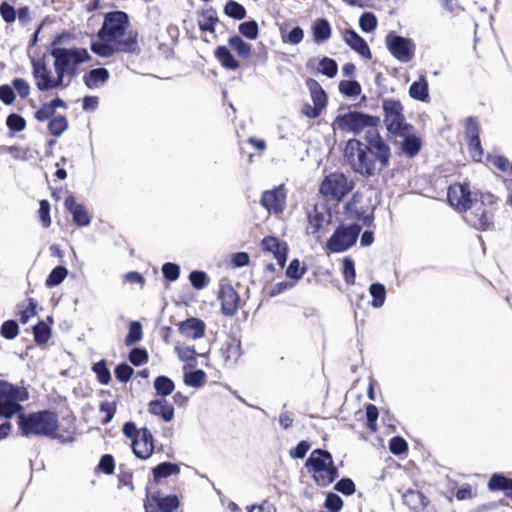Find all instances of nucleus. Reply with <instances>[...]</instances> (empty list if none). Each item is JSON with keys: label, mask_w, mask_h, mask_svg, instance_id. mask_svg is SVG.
Returning a JSON list of instances; mask_svg holds the SVG:
<instances>
[{"label": "nucleus", "mask_w": 512, "mask_h": 512, "mask_svg": "<svg viewBox=\"0 0 512 512\" xmlns=\"http://www.w3.org/2000/svg\"><path fill=\"white\" fill-rule=\"evenodd\" d=\"M149 413L161 417L165 422L174 418V408L164 399H156L148 405Z\"/></svg>", "instance_id": "23"}, {"label": "nucleus", "mask_w": 512, "mask_h": 512, "mask_svg": "<svg viewBox=\"0 0 512 512\" xmlns=\"http://www.w3.org/2000/svg\"><path fill=\"white\" fill-rule=\"evenodd\" d=\"M359 25L362 31L372 32L377 27V19L374 14L366 12L361 15Z\"/></svg>", "instance_id": "48"}, {"label": "nucleus", "mask_w": 512, "mask_h": 512, "mask_svg": "<svg viewBox=\"0 0 512 512\" xmlns=\"http://www.w3.org/2000/svg\"><path fill=\"white\" fill-rule=\"evenodd\" d=\"M51 337V328L45 322H39L34 327V338L38 344H45Z\"/></svg>", "instance_id": "41"}, {"label": "nucleus", "mask_w": 512, "mask_h": 512, "mask_svg": "<svg viewBox=\"0 0 512 512\" xmlns=\"http://www.w3.org/2000/svg\"><path fill=\"white\" fill-rule=\"evenodd\" d=\"M109 78V73L105 68H97L91 70L85 77V84L89 88H98L104 84Z\"/></svg>", "instance_id": "28"}, {"label": "nucleus", "mask_w": 512, "mask_h": 512, "mask_svg": "<svg viewBox=\"0 0 512 512\" xmlns=\"http://www.w3.org/2000/svg\"><path fill=\"white\" fill-rule=\"evenodd\" d=\"M29 393L26 388L14 386L0 380V415L12 418L22 410L21 402L28 400Z\"/></svg>", "instance_id": "7"}, {"label": "nucleus", "mask_w": 512, "mask_h": 512, "mask_svg": "<svg viewBox=\"0 0 512 512\" xmlns=\"http://www.w3.org/2000/svg\"><path fill=\"white\" fill-rule=\"evenodd\" d=\"M54 59V69L63 79H71L78 73L79 66L90 59L88 51L84 48H54L51 52Z\"/></svg>", "instance_id": "5"}, {"label": "nucleus", "mask_w": 512, "mask_h": 512, "mask_svg": "<svg viewBox=\"0 0 512 512\" xmlns=\"http://www.w3.org/2000/svg\"><path fill=\"white\" fill-rule=\"evenodd\" d=\"M361 231L360 224L340 225L326 243V249L332 253H341L351 248Z\"/></svg>", "instance_id": "10"}, {"label": "nucleus", "mask_w": 512, "mask_h": 512, "mask_svg": "<svg viewBox=\"0 0 512 512\" xmlns=\"http://www.w3.org/2000/svg\"><path fill=\"white\" fill-rule=\"evenodd\" d=\"M219 299L221 301L223 314L232 316L237 312L239 307V295L230 284H221Z\"/></svg>", "instance_id": "17"}, {"label": "nucleus", "mask_w": 512, "mask_h": 512, "mask_svg": "<svg viewBox=\"0 0 512 512\" xmlns=\"http://www.w3.org/2000/svg\"><path fill=\"white\" fill-rule=\"evenodd\" d=\"M65 207L73 215V221L78 226H88L90 224V216L83 205L78 204L73 196H68L65 199Z\"/></svg>", "instance_id": "22"}, {"label": "nucleus", "mask_w": 512, "mask_h": 512, "mask_svg": "<svg viewBox=\"0 0 512 512\" xmlns=\"http://www.w3.org/2000/svg\"><path fill=\"white\" fill-rule=\"evenodd\" d=\"M246 512H277L276 507L269 501H263L260 504L248 505L245 507Z\"/></svg>", "instance_id": "64"}, {"label": "nucleus", "mask_w": 512, "mask_h": 512, "mask_svg": "<svg viewBox=\"0 0 512 512\" xmlns=\"http://www.w3.org/2000/svg\"><path fill=\"white\" fill-rule=\"evenodd\" d=\"M215 57L226 69L236 70L240 67L239 61L233 56L226 46H219L215 50Z\"/></svg>", "instance_id": "27"}, {"label": "nucleus", "mask_w": 512, "mask_h": 512, "mask_svg": "<svg viewBox=\"0 0 512 512\" xmlns=\"http://www.w3.org/2000/svg\"><path fill=\"white\" fill-rule=\"evenodd\" d=\"M383 109L385 112L384 121L389 132L404 136L410 127L404 123L401 104L394 100H388L384 102Z\"/></svg>", "instance_id": "13"}, {"label": "nucleus", "mask_w": 512, "mask_h": 512, "mask_svg": "<svg viewBox=\"0 0 512 512\" xmlns=\"http://www.w3.org/2000/svg\"><path fill=\"white\" fill-rule=\"evenodd\" d=\"M378 415L379 413L376 406L369 404L366 407L367 426L372 432H376L377 430Z\"/></svg>", "instance_id": "55"}, {"label": "nucleus", "mask_w": 512, "mask_h": 512, "mask_svg": "<svg viewBox=\"0 0 512 512\" xmlns=\"http://www.w3.org/2000/svg\"><path fill=\"white\" fill-rule=\"evenodd\" d=\"M344 42L362 58L370 59L371 51L366 41L353 30H346L343 33Z\"/></svg>", "instance_id": "19"}, {"label": "nucleus", "mask_w": 512, "mask_h": 512, "mask_svg": "<svg viewBox=\"0 0 512 512\" xmlns=\"http://www.w3.org/2000/svg\"><path fill=\"white\" fill-rule=\"evenodd\" d=\"M339 91L350 98L357 97L361 94L362 88L357 81L342 80L339 83Z\"/></svg>", "instance_id": "35"}, {"label": "nucleus", "mask_w": 512, "mask_h": 512, "mask_svg": "<svg viewBox=\"0 0 512 512\" xmlns=\"http://www.w3.org/2000/svg\"><path fill=\"white\" fill-rule=\"evenodd\" d=\"M68 275V270L62 266L54 268L46 279L47 287H54L61 284Z\"/></svg>", "instance_id": "36"}, {"label": "nucleus", "mask_w": 512, "mask_h": 512, "mask_svg": "<svg viewBox=\"0 0 512 512\" xmlns=\"http://www.w3.org/2000/svg\"><path fill=\"white\" fill-rule=\"evenodd\" d=\"M142 339V326L139 322L130 323L129 332L125 338V344L131 346Z\"/></svg>", "instance_id": "43"}, {"label": "nucleus", "mask_w": 512, "mask_h": 512, "mask_svg": "<svg viewBox=\"0 0 512 512\" xmlns=\"http://www.w3.org/2000/svg\"><path fill=\"white\" fill-rule=\"evenodd\" d=\"M379 119L377 117L369 116L356 111L344 112L337 115L334 120V130L339 129L344 132H350L353 134L360 133L365 128H370L368 133L373 137L375 127L377 126Z\"/></svg>", "instance_id": "8"}, {"label": "nucleus", "mask_w": 512, "mask_h": 512, "mask_svg": "<svg viewBox=\"0 0 512 512\" xmlns=\"http://www.w3.org/2000/svg\"><path fill=\"white\" fill-rule=\"evenodd\" d=\"M448 202L459 211L465 212V220L477 229H487L492 221L495 197L486 193L478 198L472 196L464 184L451 185L447 193Z\"/></svg>", "instance_id": "1"}, {"label": "nucleus", "mask_w": 512, "mask_h": 512, "mask_svg": "<svg viewBox=\"0 0 512 512\" xmlns=\"http://www.w3.org/2000/svg\"><path fill=\"white\" fill-rule=\"evenodd\" d=\"M93 371L101 384H108L111 374L104 361L97 362L93 365Z\"/></svg>", "instance_id": "47"}, {"label": "nucleus", "mask_w": 512, "mask_h": 512, "mask_svg": "<svg viewBox=\"0 0 512 512\" xmlns=\"http://www.w3.org/2000/svg\"><path fill=\"white\" fill-rule=\"evenodd\" d=\"M318 71L329 78H333L338 72V66L333 59L324 57L319 62Z\"/></svg>", "instance_id": "44"}, {"label": "nucleus", "mask_w": 512, "mask_h": 512, "mask_svg": "<svg viewBox=\"0 0 512 512\" xmlns=\"http://www.w3.org/2000/svg\"><path fill=\"white\" fill-rule=\"evenodd\" d=\"M488 488L490 490H504L507 492L512 489V479L501 475H493L488 483Z\"/></svg>", "instance_id": "38"}, {"label": "nucleus", "mask_w": 512, "mask_h": 512, "mask_svg": "<svg viewBox=\"0 0 512 512\" xmlns=\"http://www.w3.org/2000/svg\"><path fill=\"white\" fill-rule=\"evenodd\" d=\"M304 38V31L300 27H294L289 32L281 34V39L283 43L291 44V45H298L302 42Z\"/></svg>", "instance_id": "42"}, {"label": "nucleus", "mask_w": 512, "mask_h": 512, "mask_svg": "<svg viewBox=\"0 0 512 512\" xmlns=\"http://www.w3.org/2000/svg\"><path fill=\"white\" fill-rule=\"evenodd\" d=\"M18 333V324L13 320L5 321L1 326V335L6 339H14Z\"/></svg>", "instance_id": "53"}, {"label": "nucleus", "mask_w": 512, "mask_h": 512, "mask_svg": "<svg viewBox=\"0 0 512 512\" xmlns=\"http://www.w3.org/2000/svg\"><path fill=\"white\" fill-rule=\"evenodd\" d=\"M123 434L132 440V450L136 457L148 459L154 451V438L147 428L137 429L133 422H126L123 426Z\"/></svg>", "instance_id": "9"}, {"label": "nucleus", "mask_w": 512, "mask_h": 512, "mask_svg": "<svg viewBox=\"0 0 512 512\" xmlns=\"http://www.w3.org/2000/svg\"><path fill=\"white\" fill-rule=\"evenodd\" d=\"M306 468L319 486H328L338 477L332 456L325 450H313L306 461Z\"/></svg>", "instance_id": "6"}, {"label": "nucleus", "mask_w": 512, "mask_h": 512, "mask_svg": "<svg viewBox=\"0 0 512 512\" xmlns=\"http://www.w3.org/2000/svg\"><path fill=\"white\" fill-rule=\"evenodd\" d=\"M18 425L22 435H44L57 438L63 442L72 441L74 429L63 427L52 412H39L29 416L19 415Z\"/></svg>", "instance_id": "4"}, {"label": "nucleus", "mask_w": 512, "mask_h": 512, "mask_svg": "<svg viewBox=\"0 0 512 512\" xmlns=\"http://www.w3.org/2000/svg\"><path fill=\"white\" fill-rule=\"evenodd\" d=\"M261 204L270 213H282L286 204V191L284 186L280 185L272 190L265 191L262 194Z\"/></svg>", "instance_id": "16"}, {"label": "nucleus", "mask_w": 512, "mask_h": 512, "mask_svg": "<svg viewBox=\"0 0 512 512\" xmlns=\"http://www.w3.org/2000/svg\"><path fill=\"white\" fill-rule=\"evenodd\" d=\"M206 325L198 318H188L179 326L180 333L190 339H199L205 335Z\"/></svg>", "instance_id": "21"}, {"label": "nucleus", "mask_w": 512, "mask_h": 512, "mask_svg": "<svg viewBox=\"0 0 512 512\" xmlns=\"http://www.w3.org/2000/svg\"><path fill=\"white\" fill-rule=\"evenodd\" d=\"M0 15L6 23H13L16 20V10L7 2L0 5Z\"/></svg>", "instance_id": "60"}, {"label": "nucleus", "mask_w": 512, "mask_h": 512, "mask_svg": "<svg viewBox=\"0 0 512 512\" xmlns=\"http://www.w3.org/2000/svg\"><path fill=\"white\" fill-rule=\"evenodd\" d=\"M331 32V26L326 19L320 18L314 21L312 25V34L316 43L327 41L331 36Z\"/></svg>", "instance_id": "25"}, {"label": "nucleus", "mask_w": 512, "mask_h": 512, "mask_svg": "<svg viewBox=\"0 0 512 512\" xmlns=\"http://www.w3.org/2000/svg\"><path fill=\"white\" fill-rule=\"evenodd\" d=\"M189 280L192 284V286L196 289H202L204 288L207 283L208 279L204 272L202 271H193L189 275Z\"/></svg>", "instance_id": "57"}, {"label": "nucleus", "mask_w": 512, "mask_h": 512, "mask_svg": "<svg viewBox=\"0 0 512 512\" xmlns=\"http://www.w3.org/2000/svg\"><path fill=\"white\" fill-rule=\"evenodd\" d=\"M116 412V403L115 402H102L100 405V413L103 414V423L110 422L114 414Z\"/></svg>", "instance_id": "56"}, {"label": "nucleus", "mask_w": 512, "mask_h": 512, "mask_svg": "<svg viewBox=\"0 0 512 512\" xmlns=\"http://www.w3.org/2000/svg\"><path fill=\"white\" fill-rule=\"evenodd\" d=\"M148 358L147 352L143 349L135 348L129 354L130 362L135 366L146 363Z\"/></svg>", "instance_id": "63"}, {"label": "nucleus", "mask_w": 512, "mask_h": 512, "mask_svg": "<svg viewBox=\"0 0 512 512\" xmlns=\"http://www.w3.org/2000/svg\"><path fill=\"white\" fill-rule=\"evenodd\" d=\"M369 294L372 297L371 305L374 308L383 306L386 299V289L380 283H374L369 287Z\"/></svg>", "instance_id": "31"}, {"label": "nucleus", "mask_w": 512, "mask_h": 512, "mask_svg": "<svg viewBox=\"0 0 512 512\" xmlns=\"http://www.w3.org/2000/svg\"><path fill=\"white\" fill-rule=\"evenodd\" d=\"M216 24L217 18L210 12L202 14L199 19V27L202 31L214 32Z\"/></svg>", "instance_id": "52"}, {"label": "nucleus", "mask_w": 512, "mask_h": 512, "mask_svg": "<svg viewBox=\"0 0 512 512\" xmlns=\"http://www.w3.org/2000/svg\"><path fill=\"white\" fill-rule=\"evenodd\" d=\"M405 139L402 143V149L405 153L410 156L416 155L421 147V141L418 137L414 135H404Z\"/></svg>", "instance_id": "40"}, {"label": "nucleus", "mask_w": 512, "mask_h": 512, "mask_svg": "<svg viewBox=\"0 0 512 512\" xmlns=\"http://www.w3.org/2000/svg\"><path fill=\"white\" fill-rule=\"evenodd\" d=\"M343 506L341 497L334 493H329L326 497L325 507L331 512H338Z\"/></svg>", "instance_id": "61"}, {"label": "nucleus", "mask_w": 512, "mask_h": 512, "mask_svg": "<svg viewBox=\"0 0 512 512\" xmlns=\"http://www.w3.org/2000/svg\"><path fill=\"white\" fill-rule=\"evenodd\" d=\"M404 503L412 510L419 511L425 508L427 502L422 493L409 490L403 495Z\"/></svg>", "instance_id": "29"}, {"label": "nucleus", "mask_w": 512, "mask_h": 512, "mask_svg": "<svg viewBox=\"0 0 512 512\" xmlns=\"http://www.w3.org/2000/svg\"><path fill=\"white\" fill-rule=\"evenodd\" d=\"M409 95L418 101L429 102L430 96L428 91V83L424 76L415 81L409 88Z\"/></svg>", "instance_id": "26"}, {"label": "nucleus", "mask_w": 512, "mask_h": 512, "mask_svg": "<svg viewBox=\"0 0 512 512\" xmlns=\"http://www.w3.org/2000/svg\"><path fill=\"white\" fill-rule=\"evenodd\" d=\"M6 124L13 131H22L26 126L24 118L18 114H10L7 117Z\"/></svg>", "instance_id": "59"}, {"label": "nucleus", "mask_w": 512, "mask_h": 512, "mask_svg": "<svg viewBox=\"0 0 512 512\" xmlns=\"http://www.w3.org/2000/svg\"><path fill=\"white\" fill-rule=\"evenodd\" d=\"M313 105L323 110L327 104V96L322 87L314 80L308 82Z\"/></svg>", "instance_id": "30"}, {"label": "nucleus", "mask_w": 512, "mask_h": 512, "mask_svg": "<svg viewBox=\"0 0 512 512\" xmlns=\"http://www.w3.org/2000/svg\"><path fill=\"white\" fill-rule=\"evenodd\" d=\"M231 48L242 58H248L251 54L252 47L239 36L230 37L228 40Z\"/></svg>", "instance_id": "32"}, {"label": "nucleus", "mask_w": 512, "mask_h": 512, "mask_svg": "<svg viewBox=\"0 0 512 512\" xmlns=\"http://www.w3.org/2000/svg\"><path fill=\"white\" fill-rule=\"evenodd\" d=\"M360 203V195L355 194L351 202L347 205L348 213L354 219L358 220L363 226H370L373 222V210L371 208L360 209L358 204Z\"/></svg>", "instance_id": "20"}, {"label": "nucleus", "mask_w": 512, "mask_h": 512, "mask_svg": "<svg viewBox=\"0 0 512 512\" xmlns=\"http://www.w3.org/2000/svg\"><path fill=\"white\" fill-rule=\"evenodd\" d=\"M258 24L255 21L244 22L239 25V32L248 39L254 40L258 36Z\"/></svg>", "instance_id": "49"}, {"label": "nucleus", "mask_w": 512, "mask_h": 512, "mask_svg": "<svg viewBox=\"0 0 512 512\" xmlns=\"http://www.w3.org/2000/svg\"><path fill=\"white\" fill-rule=\"evenodd\" d=\"M325 222V216L323 213L314 209L312 212L308 214V226L307 231L309 233L317 232Z\"/></svg>", "instance_id": "39"}, {"label": "nucleus", "mask_w": 512, "mask_h": 512, "mask_svg": "<svg viewBox=\"0 0 512 512\" xmlns=\"http://www.w3.org/2000/svg\"><path fill=\"white\" fill-rule=\"evenodd\" d=\"M226 15L229 17L241 20L246 15L245 8L236 1H228L224 7Z\"/></svg>", "instance_id": "45"}, {"label": "nucleus", "mask_w": 512, "mask_h": 512, "mask_svg": "<svg viewBox=\"0 0 512 512\" xmlns=\"http://www.w3.org/2000/svg\"><path fill=\"white\" fill-rule=\"evenodd\" d=\"M37 304L33 299H27L19 306L20 321L26 324L32 317L36 315Z\"/></svg>", "instance_id": "34"}, {"label": "nucleus", "mask_w": 512, "mask_h": 512, "mask_svg": "<svg viewBox=\"0 0 512 512\" xmlns=\"http://www.w3.org/2000/svg\"><path fill=\"white\" fill-rule=\"evenodd\" d=\"M304 273L305 268L300 265V261L298 259L292 260L286 270L287 277L294 280V284L296 281L302 278Z\"/></svg>", "instance_id": "46"}, {"label": "nucleus", "mask_w": 512, "mask_h": 512, "mask_svg": "<svg viewBox=\"0 0 512 512\" xmlns=\"http://www.w3.org/2000/svg\"><path fill=\"white\" fill-rule=\"evenodd\" d=\"M206 374L202 370L185 372L184 383L188 386L198 388L205 382Z\"/></svg>", "instance_id": "37"}, {"label": "nucleus", "mask_w": 512, "mask_h": 512, "mask_svg": "<svg viewBox=\"0 0 512 512\" xmlns=\"http://www.w3.org/2000/svg\"><path fill=\"white\" fill-rule=\"evenodd\" d=\"M127 27L128 17L124 12L108 13L98 32V39L91 44L92 51L101 57H109L115 52L128 50V44L123 39Z\"/></svg>", "instance_id": "3"}, {"label": "nucleus", "mask_w": 512, "mask_h": 512, "mask_svg": "<svg viewBox=\"0 0 512 512\" xmlns=\"http://www.w3.org/2000/svg\"><path fill=\"white\" fill-rule=\"evenodd\" d=\"M353 189V183L339 172L326 176L321 183L320 192L331 200H342Z\"/></svg>", "instance_id": "11"}, {"label": "nucleus", "mask_w": 512, "mask_h": 512, "mask_svg": "<svg viewBox=\"0 0 512 512\" xmlns=\"http://www.w3.org/2000/svg\"><path fill=\"white\" fill-rule=\"evenodd\" d=\"M39 216L43 227L48 228L51 225V217L50 204L47 200L40 201Z\"/></svg>", "instance_id": "58"}, {"label": "nucleus", "mask_w": 512, "mask_h": 512, "mask_svg": "<svg viewBox=\"0 0 512 512\" xmlns=\"http://www.w3.org/2000/svg\"><path fill=\"white\" fill-rule=\"evenodd\" d=\"M389 450L394 455H401L407 452V442L399 436L393 437L389 443Z\"/></svg>", "instance_id": "51"}, {"label": "nucleus", "mask_w": 512, "mask_h": 512, "mask_svg": "<svg viewBox=\"0 0 512 512\" xmlns=\"http://www.w3.org/2000/svg\"><path fill=\"white\" fill-rule=\"evenodd\" d=\"M67 127V120L63 116H57L49 122V130L54 136L61 135Z\"/></svg>", "instance_id": "50"}, {"label": "nucleus", "mask_w": 512, "mask_h": 512, "mask_svg": "<svg viewBox=\"0 0 512 512\" xmlns=\"http://www.w3.org/2000/svg\"><path fill=\"white\" fill-rule=\"evenodd\" d=\"M344 157L351 168L362 175H374L377 170L386 167L389 158V147L373 133L370 147L363 145L359 140L350 139L344 149Z\"/></svg>", "instance_id": "2"}, {"label": "nucleus", "mask_w": 512, "mask_h": 512, "mask_svg": "<svg viewBox=\"0 0 512 512\" xmlns=\"http://www.w3.org/2000/svg\"><path fill=\"white\" fill-rule=\"evenodd\" d=\"M164 277L170 281H176L179 277L180 267L174 263H165L162 267Z\"/></svg>", "instance_id": "62"}, {"label": "nucleus", "mask_w": 512, "mask_h": 512, "mask_svg": "<svg viewBox=\"0 0 512 512\" xmlns=\"http://www.w3.org/2000/svg\"><path fill=\"white\" fill-rule=\"evenodd\" d=\"M262 247L265 251L274 256L281 267L285 265L288 253V248L285 242L278 240L276 237L269 236L262 240Z\"/></svg>", "instance_id": "18"}, {"label": "nucleus", "mask_w": 512, "mask_h": 512, "mask_svg": "<svg viewBox=\"0 0 512 512\" xmlns=\"http://www.w3.org/2000/svg\"><path fill=\"white\" fill-rule=\"evenodd\" d=\"M343 275L348 284H354L356 277L354 262L348 257L343 259Z\"/></svg>", "instance_id": "54"}, {"label": "nucleus", "mask_w": 512, "mask_h": 512, "mask_svg": "<svg viewBox=\"0 0 512 512\" xmlns=\"http://www.w3.org/2000/svg\"><path fill=\"white\" fill-rule=\"evenodd\" d=\"M32 64L36 86L39 90H49L65 85L63 77L56 70L53 73L41 61H33Z\"/></svg>", "instance_id": "14"}, {"label": "nucleus", "mask_w": 512, "mask_h": 512, "mask_svg": "<svg viewBox=\"0 0 512 512\" xmlns=\"http://www.w3.org/2000/svg\"><path fill=\"white\" fill-rule=\"evenodd\" d=\"M180 473V467L178 464L163 462L152 469L153 481L160 482L162 479L168 478L173 475Z\"/></svg>", "instance_id": "24"}, {"label": "nucleus", "mask_w": 512, "mask_h": 512, "mask_svg": "<svg viewBox=\"0 0 512 512\" xmlns=\"http://www.w3.org/2000/svg\"><path fill=\"white\" fill-rule=\"evenodd\" d=\"M154 388L158 395L166 397L173 392L175 386L170 378L159 376L154 380Z\"/></svg>", "instance_id": "33"}, {"label": "nucleus", "mask_w": 512, "mask_h": 512, "mask_svg": "<svg viewBox=\"0 0 512 512\" xmlns=\"http://www.w3.org/2000/svg\"><path fill=\"white\" fill-rule=\"evenodd\" d=\"M385 42L389 52L401 62H409L415 55V44L409 38L391 32L387 34Z\"/></svg>", "instance_id": "12"}, {"label": "nucleus", "mask_w": 512, "mask_h": 512, "mask_svg": "<svg viewBox=\"0 0 512 512\" xmlns=\"http://www.w3.org/2000/svg\"><path fill=\"white\" fill-rule=\"evenodd\" d=\"M179 506V500L176 495L163 496L156 492L148 496L145 503V512H171Z\"/></svg>", "instance_id": "15"}]
</instances>
